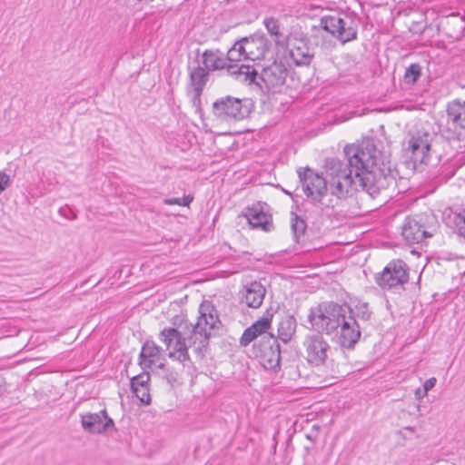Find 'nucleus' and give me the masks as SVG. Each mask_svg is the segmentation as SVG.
Listing matches in <instances>:
<instances>
[{
    "mask_svg": "<svg viewBox=\"0 0 465 465\" xmlns=\"http://www.w3.org/2000/svg\"><path fill=\"white\" fill-rule=\"evenodd\" d=\"M357 316L363 321H368L371 318V312L367 303H362L357 307Z\"/></svg>",
    "mask_w": 465,
    "mask_h": 465,
    "instance_id": "2f4dec72",
    "label": "nucleus"
},
{
    "mask_svg": "<svg viewBox=\"0 0 465 465\" xmlns=\"http://www.w3.org/2000/svg\"><path fill=\"white\" fill-rule=\"evenodd\" d=\"M421 215L407 217L402 226V237L410 243H420L425 238L431 237V234L425 229L422 223Z\"/></svg>",
    "mask_w": 465,
    "mask_h": 465,
    "instance_id": "4468645a",
    "label": "nucleus"
},
{
    "mask_svg": "<svg viewBox=\"0 0 465 465\" xmlns=\"http://www.w3.org/2000/svg\"><path fill=\"white\" fill-rule=\"evenodd\" d=\"M242 47L247 60L257 61L264 58L269 50L268 40L264 36H252L242 39Z\"/></svg>",
    "mask_w": 465,
    "mask_h": 465,
    "instance_id": "2eb2a0df",
    "label": "nucleus"
},
{
    "mask_svg": "<svg viewBox=\"0 0 465 465\" xmlns=\"http://www.w3.org/2000/svg\"><path fill=\"white\" fill-rule=\"evenodd\" d=\"M454 223L459 235L465 238V207L454 213Z\"/></svg>",
    "mask_w": 465,
    "mask_h": 465,
    "instance_id": "c756f323",
    "label": "nucleus"
},
{
    "mask_svg": "<svg viewBox=\"0 0 465 465\" xmlns=\"http://www.w3.org/2000/svg\"><path fill=\"white\" fill-rule=\"evenodd\" d=\"M282 49L287 51L297 65L310 64L312 54L305 39L298 37L296 35H289L288 45H282Z\"/></svg>",
    "mask_w": 465,
    "mask_h": 465,
    "instance_id": "ddd939ff",
    "label": "nucleus"
},
{
    "mask_svg": "<svg viewBox=\"0 0 465 465\" xmlns=\"http://www.w3.org/2000/svg\"><path fill=\"white\" fill-rule=\"evenodd\" d=\"M272 315L267 312L265 315L261 317L255 322H253L249 328H247L241 338V344L247 346L258 336L264 334L271 327Z\"/></svg>",
    "mask_w": 465,
    "mask_h": 465,
    "instance_id": "dca6fc26",
    "label": "nucleus"
},
{
    "mask_svg": "<svg viewBox=\"0 0 465 465\" xmlns=\"http://www.w3.org/2000/svg\"><path fill=\"white\" fill-rule=\"evenodd\" d=\"M443 16L445 17H455V18H458L459 21H460V28H464L465 27V17L461 15H460L459 13H450V14H446V15H442Z\"/></svg>",
    "mask_w": 465,
    "mask_h": 465,
    "instance_id": "72a5a7b5",
    "label": "nucleus"
},
{
    "mask_svg": "<svg viewBox=\"0 0 465 465\" xmlns=\"http://www.w3.org/2000/svg\"><path fill=\"white\" fill-rule=\"evenodd\" d=\"M160 341L166 346L171 359L183 362L189 359L185 338L174 328H165L160 333Z\"/></svg>",
    "mask_w": 465,
    "mask_h": 465,
    "instance_id": "1a4fd4ad",
    "label": "nucleus"
},
{
    "mask_svg": "<svg viewBox=\"0 0 465 465\" xmlns=\"http://www.w3.org/2000/svg\"><path fill=\"white\" fill-rule=\"evenodd\" d=\"M81 424L84 430L94 434L104 433L114 426V420L107 415L105 410L97 413L81 414Z\"/></svg>",
    "mask_w": 465,
    "mask_h": 465,
    "instance_id": "f8f14e48",
    "label": "nucleus"
},
{
    "mask_svg": "<svg viewBox=\"0 0 465 465\" xmlns=\"http://www.w3.org/2000/svg\"><path fill=\"white\" fill-rule=\"evenodd\" d=\"M244 217L252 228L271 232L273 230L272 216L266 203H257L245 209Z\"/></svg>",
    "mask_w": 465,
    "mask_h": 465,
    "instance_id": "9d476101",
    "label": "nucleus"
},
{
    "mask_svg": "<svg viewBox=\"0 0 465 465\" xmlns=\"http://www.w3.org/2000/svg\"><path fill=\"white\" fill-rule=\"evenodd\" d=\"M344 153L348 164L339 160L331 161L327 165L325 178L311 169H306L303 174L299 172L307 196L317 199L329 189L338 198H345L361 188L374 198L387 187L390 163L376 149L371 140L347 145Z\"/></svg>",
    "mask_w": 465,
    "mask_h": 465,
    "instance_id": "f257e3e1",
    "label": "nucleus"
},
{
    "mask_svg": "<svg viewBox=\"0 0 465 465\" xmlns=\"http://www.w3.org/2000/svg\"><path fill=\"white\" fill-rule=\"evenodd\" d=\"M296 331V320L288 315L282 318L278 327V336L284 342L290 341Z\"/></svg>",
    "mask_w": 465,
    "mask_h": 465,
    "instance_id": "b1692460",
    "label": "nucleus"
},
{
    "mask_svg": "<svg viewBox=\"0 0 465 465\" xmlns=\"http://www.w3.org/2000/svg\"><path fill=\"white\" fill-rule=\"evenodd\" d=\"M193 197L186 195L182 198H167L163 200L164 204L167 205H179V206H189L193 202Z\"/></svg>",
    "mask_w": 465,
    "mask_h": 465,
    "instance_id": "7c9ffc66",
    "label": "nucleus"
},
{
    "mask_svg": "<svg viewBox=\"0 0 465 465\" xmlns=\"http://www.w3.org/2000/svg\"><path fill=\"white\" fill-rule=\"evenodd\" d=\"M228 72L242 82L252 84L256 77V72L250 64H232L228 66Z\"/></svg>",
    "mask_w": 465,
    "mask_h": 465,
    "instance_id": "5701e85b",
    "label": "nucleus"
},
{
    "mask_svg": "<svg viewBox=\"0 0 465 465\" xmlns=\"http://www.w3.org/2000/svg\"><path fill=\"white\" fill-rule=\"evenodd\" d=\"M251 109L250 100L232 96L217 99L213 104V113L221 122L242 120L250 114Z\"/></svg>",
    "mask_w": 465,
    "mask_h": 465,
    "instance_id": "423d86ee",
    "label": "nucleus"
},
{
    "mask_svg": "<svg viewBox=\"0 0 465 465\" xmlns=\"http://www.w3.org/2000/svg\"><path fill=\"white\" fill-rule=\"evenodd\" d=\"M193 88V102L199 101L200 95L208 79V72L203 66H197L190 74Z\"/></svg>",
    "mask_w": 465,
    "mask_h": 465,
    "instance_id": "412c9836",
    "label": "nucleus"
},
{
    "mask_svg": "<svg viewBox=\"0 0 465 465\" xmlns=\"http://www.w3.org/2000/svg\"><path fill=\"white\" fill-rule=\"evenodd\" d=\"M360 18L353 13H338L324 15L321 26L341 43L356 39Z\"/></svg>",
    "mask_w": 465,
    "mask_h": 465,
    "instance_id": "20e7f679",
    "label": "nucleus"
},
{
    "mask_svg": "<svg viewBox=\"0 0 465 465\" xmlns=\"http://www.w3.org/2000/svg\"><path fill=\"white\" fill-rule=\"evenodd\" d=\"M11 184L10 175L6 173L0 172V194L5 191L6 188Z\"/></svg>",
    "mask_w": 465,
    "mask_h": 465,
    "instance_id": "473e14b6",
    "label": "nucleus"
},
{
    "mask_svg": "<svg viewBox=\"0 0 465 465\" xmlns=\"http://www.w3.org/2000/svg\"><path fill=\"white\" fill-rule=\"evenodd\" d=\"M421 74V67L419 64H411L406 68L404 74V81L406 84H413L417 82Z\"/></svg>",
    "mask_w": 465,
    "mask_h": 465,
    "instance_id": "cd10ccee",
    "label": "nucleus"
},
{
    "mask_svg": "<svg viewBox=\"0 0 465 465\" xmlns=\"http://www.w3.org/2000/svg\"><path fill=\"white\" fill-rule=\"evenodd\" d=\"M270 340L272 341V344L269 347L271 357L268 362L270 368H275L280 364V346L272 335L270 336Z\"/></svg>",
    "mask_w": 465,
    "mask_h": 465,
    "instance_id": "c85d7f7f",
    "label": "nucleus"
},
{
    "mask_svg": "<svg viewBox=\"0 0 465 465\" xmlns=\"http://www.w3.org/2000/svg\"><path fill=\"white\" fill-rule=\"evenodd\" d=\"M219 324L220 321L217 311L213 305L207 301L202 302L199 307V317L188 338L189 345H197V349L199 350L205 347L212 335V331H214Z\"/></svg>",
    "mask_w": 465,
    "mask_h": 465,
    "instance_id": "39448f33",
    "label": "nucleus"
},
{
    "mask_svg": "<svg viewBox=\"0 0 465 465\" xmlns=\"http://www.w3.org/2000/svg\"><path fill=\"white\" fill-rule=\"evenodd\" d=\"M285 75L286 70L282 65L273 64L263 70L262 79L267 84L276 86L283 83Z\"/></svg>",
    "mask_w": 465,
    "mask_h": 465,
    "instance_id": "4be33fe9",
    "label": "nucleus"
},
{
    "mask_svg": "<svg viewBox=\"0 0 465 465\" xmlns=\"http://www.w3.org/2000/svg\"><path fill=\"white\" fill-rule=\"evenodd\" d=\"M308 322L318 332L334 334L342 347L351 348L361 336L360 326L349 308L322 302L310 310Z\"/></svg>",
    "mask_w": 465,
    "mask_h": 465,
    "instance_id": "f03ea898",
    "label": "nucleus"
},
{
    "mask_svg": "<svg viewBox=\"0 0 465 465\" xmlns=\"http://www.w3.org/2000/svg\"><path fill=\"white\" fill-rule=\"evenodd\" d=\"M149 381L150 376L148 373L139 374L134 377L131 381L133 392L140 400V401L144 404H149L151 402V396L149 393Z\"/></svg>",
    "mask_w": 465,
    "mask_h": 465,
    "instance_id": "a211bd4d",
    "label": "nucleus"
},
{
    "mask_svg": "<svg viewBox=\"0 0 465 465\" xmlns=\"http://www.w3.org/2000/svg\"><path fill=\"white\" fill-rule=\"evenodd\" d=\"M242 40L236 42L234 45L228 51L227 59L231 62H241L247 60L245 53H243Z\"/></svg>",
    "mask_w": 465,
    "mask_h": 465,
    "instance_id": "bb28decb",
    "label": "nucleus"
},
{
    "mask_svg": "<svg viewBox=\"0 0 465 465\" xmlns=\"http://www.w3.org/2000/svg\"><path fill=\"white\" fill-rule=\"evenodd\" d=\"M414 394L416 399L420 401L428 395V392L424 389L418 388L415 390Z\"/></svg>",
    "mask_w": 465,
    "mask_h": 465,
    "instance_id": "c9c22d12",
    "label": "nucleus"
},
{
    "mask_svg": "<svg viewBox=\"0 0 465 465\" xmlns=\"http://www.w3.org/2000/svg\"><path fill=\"white\" fill-rule=\"evenodd\" d=\"M263 24L273 42L279 48L282 45H288L289 35H284L281 31L278 20L273 17H268L264 19Z\"/></svg>",
    "mask_w": 465,
    "mask_h": 465,
    "instance_id": "aec40b11",
    "label": "nucleus"
},
{
    "mask_svg": "<svg viewBox=\"0 0 465 465\" xmlns=\"http://www.w3.org/2000/svg\"><path fill=\"white\" fill-rule=\"evenodd\" d=\"M305 359L313 366L325 363L331 352V346L320 333L309 334L303 341Z\"/></svg>",
    "mask_w": 465,
    "mask_h": 465,
    "instance_id": "6e6552de",
    "label": "nucleus"
},
{
    "mask_svg": "<svg viewBox=\"0 0 465 465\" xmlns=\"http://www.w3.org/2000/svg\"><path fill=\"white\" fill-rule=\"evenodd\" d=\"M437 380L436 378L432 377L425 381L423 383V388L427 392L430 391L434 386L436 385Z\"/></svg>",
    "mask_w": 465,
    "mask_h": 465,
    "instance_id": "f704fd0d",
    "label": "nucleus"
},
{
    "mask_svg": "<svg viewBox=\"0 0 465 465\" xmlns=\"http://www.w3.org/2000/svg\"><path fill=\"white\" fill-rule=\"evenodd\" d=\"M139 364L143 370L163 369L165 358L161 348L153 341H146L141 350Z\"/></svg>",
    "mask_w": 465,
    "mask_h": 465,
    "instance_id": "9b49d317",
    "label": "nucleus"
},
{
    "mask_svg": "<svg viewBox=\"0 0 465 465\" xmlns=\"http://www.w3.org/2000/svg\"><path fill=\"white\" fill-rule=\"evenodd\" d=\"M448 123L454 128L465 129V102L453 101L447 108Z\"/></svg>",
    "mask_w": 465,
    "mask_h": 465,
    "instance_id": "6ab92c4d",
    "label": "nucleus"
},
{
    "mask_svg": "<svg viewBox=\"0 0 465 465\" xmlns=\"http://www.w3.org/2000/svg\"><path fill=\"white\" fill-rule=\"evenodd\" d=\"M266 290L258 282H252L244 287L242 302L250 308H259L264 300Z\"/></svg>",
    "mask_w": 465,
    "mask_h": 465,
    "instance_id": "f3484780",
    "label": "nucleus"
},
{
    "mask_svg": "<svg viewBox=\"0 0 465 465\" xmlns=\"http://www.w3.org/2000/svg\"><path fill=\"white\" fill-rule=\"evenodd\" d=\"M306 223L303 219L292 213L291 218V228L293 232L295 242H299L300 238L304 234L306 230Z\"/></svg>",
    "mask_w": 465,
    "mask_h": 465,
    "instance_id": "a878e982",
    "label": "nucleus"
},
{
    "mask_svg": "<svg viewBox=\"0 0 465 465\" xmlns=\"http://www.w3.org/2000/svg\"><path fill=\"white\" fill-rule=\"evenodd\" d=\"M408 266L402 260H393L377 274L376 282L383 290H396L408 282Z\"/></svg>",
    "mask_w": 465,
    "mask_h": 465,
    "instance_id": "0eeeda50",
    "label": "nucleus"
},
{
    "mask_svg": "<svg viewBox=\"0 0 465 465\" xmlns=\"http://www.w3.org/2000/svg\"><path fill=\"white\" fill-rule=\"evenodd\" d=\"M434 134L423 127L410 129L401 143L403 156L414 167L428 164Z\"/></svg>",
    "mask_w": 465,
    "mask_h": 465,
    "instance_id": "7ed1b4c3",
    "label": "nucleus"
},
{
    "mask_svg": "<svg viewBox=\"0 0 465 465\" xmlns=\"http://www.w3.org/2000/svg\"><path fill=\"white\" fill-rule=\"evenodd\" d=\"M203 64L206 71H213L225 67L226 63L217 51L206 50L202 55Z\"/></svg>",
    "mask_w": 465,
    "mask_h": 465,
    "instance_id": "393cba45",
    "label": "nucleus"
}]
</instances>
